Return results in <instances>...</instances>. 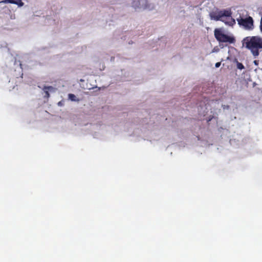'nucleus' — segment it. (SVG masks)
I'll return each instance as SVG.
<instances>
[{"mask_svg": "<svg viewBox=\"0 0 262 262\" xmlns=\"http://www.w3.org/2000/svg\"><path fill=\"white\" fill-rule=\"evenodd\" d=\"M68 97L72 101H76V96L74 94H69Z\"/></svg>", "mask_w": 262, "mask_h": 262, "instance_id": "nucleus-9", "label": "nucleus"}, {"mask_svg": "<svg viewBox=\"0 0 262 262\" xmlns=\"http://www.w3.org/2000/svg\"><path fill=\"white\" fill-rule=\"evenodd\" d=\"M254 63H255V64H256V60L254 61Z\"/></svg>", "mask_w": 262, "mask_h": 262, "instance_id": "nucleus-12", "label": "nucleus"}, {"mask_svg": "<svg viewBox=\"0 0 262 262\" xmlns=\"http://www.w3.org/2000/svg\"><path fill=\"white\" fill-rule=\"evenodd\" d=\"M243 46L249 50L254 57L259 54V50L262 49V38L258 36H247L243 41Z\"/></svg>", "mask_w": 262, "mask_h": 262, "instance_id": "nucleus-1", "label": "nucleus"}, {"mask_svg": "<svg viewBox=\"0 0 262 262\" xmlns=\"http://www.w3.org/2000/svg\"><path fill=\"white\" fill-rule=\"evenodd\" d=\"M2 2L6 4H14L18 5L19 7H22L24 5V3L21 1V0H4Z\"/></svg>", "mask_w": 262, "mask_h": 262, "instance_id": "nucleus-5", "label": "nucleus"}, {"mask_svg": "<svg viewBox=\"0 0 262 262\" xmlns=\"http://www.w3.org/2000/svg\"><path fill=\"white\" fill-rule=\"evenodd\" d=\"M260 29L261 32H262V17L260 20Z\"/></svg>", "mask_w": 262, "mask_h": 262, "instance_id": "nucleus-11", "label": "nucleus"}, {"mask_svg": "<svg viewBox=\"0 0 262 262\" xmlns=\"http://www.w3.org/2000/svg\"><path fill=\"white\" fill-rule=\"evenodd\" d=\"M214 36L216 40L219 42H229L230 43H233L235 42V40L233 37H231L224 34L219 29H215Z\"/></svg>", "mask_w": 262, "mask_h": 262, "instance_id": "nucleus-4", "label": "nucleus"}, {"mask_svg": "<svg viewBox=\"0 0 262 262\" xmlns=\"http://www.w3.org/2000/svg\"><path fill=\"white\" fill-rule=\"evenodd\" d=\"M140 1H135L133 3V6L136 9L137 8H140Z\"/></svg>", "mask_w": 262, "mask_h": 262, "instance_id": "nucleus-7", "label": "nucleus"}, {"mask_svg": "<svg viewBox=\"0 0 262 262\" xmlns=\"http://www.w3.org/2000/svg\"><path fill=\"white\" fill-rule=\"evenodd\" d=\"M221 62H216L215 64V68H219L220 67V66H221Z\"/></svg>", "mask_w": 262, "mask_h": 262, "instance_id": "nucleus-10", "label": "nucleus"}, {"mask_svg": "<svg viewBox=\"0 0 262 262\" xmlns=\"http://www.w3.org/2000/svg\"><path fill=\"white\" fill-rule=\"evenodd\" d=\"M232 12L230 10H223L212 11L209 15L211 19L221 20L226 25L233 26L235 24V20L231 17Z\"/></svg>", "mask_w": 262, "mask_h": 262, "instance_id": "nucleus-2", "label": "nucleus"}, {"mask_svg": "<svg viewBox=\"0 0 262 262\" xmlns=\"http://www.w3.org/2000/svg\"><path fill=\"white\" fill-rule=\"evenodd\" d=\"M53 90L54 88L52 86H45L43 88V91L45 93L44 97L48 98L50 97L49 91H52Z\"/></svg>", "mask_w": 262, "mask_h": 262, "instance_id": "nucleus-6", "label": "nucleus"}, {"mask_svg": "<svg viewBox=\"0 0 262 262\" xmlns=\"http://www.w3.org/2000/svg\"><path fill=\"white\" fill-rule=\"evenodd\" d=\"M236 66L237 68L239 70H243L245 68L244 65L242 63L239 62L238 61L237 62Z\"/></svg>", "mask_w": 262, "mask_h": 262, "instance_id": "nucleus-8", "label": "nucleus"}, {"mask_svg": "<svg viewBox=\"0 0 262 262\" xmlns=\"http://www.w3.org/2000/svg\"><path fill=\"white\" fill-rule=\"evenodd\" d=\"M236 20L238 25L245 30L251 31L253 30L254 28L253 19L250 16H248L246 18L239 16L236 19Z\"/></svg>", "mask_w": 262, "mask_h": 262, "instance_id": "nucleus-3", "label": "nucleus"}]
</instances>
